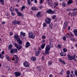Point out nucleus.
Masks as SVG:
<instances>
[{
	"label": "nucleus",
	"instance_id": "obj_1",
	"mask_svg": "<svg viewBox=\"0 0 77 77\" xmlns=\"http://www.w3.org/2000/svg\"><path fill=\"white\" fill-rule=\"evenodd\" d=\"M19 44H17L16 43H14V46L17 48L18 50H20L22 48V41H21V42L20 43H17Z\"/></svg>",
	"mask_w": 77,
	"mask_h": 77
},
{
	"label": "nucleus",
	"instance_id": "obj_2",
	"mask_svg": "<svg viewBox=\"0 0 77 77\" xmlns=\"http://www.w3.org/2000/svg\"><path fill=\"white\" fill-rule=\"evenodd\" d=\"M51 48V47L49 45H47L46 46L44 54H50V50Z\"/></svg>",
	"mask_w": 77,
	"mask_h": 77
},
{
	"label": "nucleus",
	"instance_id": "obj_3",
	"mask_svg": "<svg viewBox=\"0 0 77 77\" xmlns=\"http://www.w3.org/2000/svg\"><path fill=\"white\" fill-rule=\"evenodd\" d=\"M14 37L15 39L17 40V43H20L21 42V40L20 38L19 37V36L18 35L15 34L14 35Z\"/></svg>",
	"mask_w": 77,
	"mask_h": 77
},
{
	"label": "nucleus",
	"instance_id": "obj_4",
	"mask_svg": "<svg viewBox=\"0 0 77 77\" xmlns=\"http://www.w3.org/2000/svg\"><path fill=\"white\" fill-rule=\"evenodd\" d=\"M12 24L14 26H17V24H18V25H20V24L21 23L20 21H18L17 20H13L12 21Z\"/></svg>",
	"mask_w": 77,
	"mask_h": 77
},
{
	"label": "nucleus",
	"instance_id": "obj_5",
	"mask_svg": "<svg viewBox=\"0 0 77 77\" xmlns=\"http://www.w3.org/2000/svg\"><path fill=\"white\" fill-rule=\"evenodd\" d=\"M45 21L46 24H49L51 23V18L47 17L45 19Z\"/></svg>",
	"mask_w": 77,
	"mask_h": 77
},
{
	"label": "nucleus",
	"instance_id": "obj_6",
	"mask_svg": "<svg viewBox=\"0 0 77 77\" xmlns=\"http://www.w3.org/2000/svg\"><path fill=\"white\" fill-rule=\"evenodd\" d=\"M17 52L18 50H17V49L16 48L12 49H11L10 51V52L11 53V54H13V53H17Z\"/></svg>",
	"mask_w": 77,
	"mask_h": 77
},
{
	"label": "nucleus",
	"instance_id": "obj_7",
	"mask_svg": "<svg viewBox=\"0 0 77 77\" xmlns=\"http://www.w3.org/2000/svg\"><path fill=\"white\" fill-rule=\"evenodd\" d=\"M46 12L48 14H54V13H55L54 11H52L51 9H48V10L46 11Z\"/></svg>",
	"mask_w": 77,
	"mask_h": 77
},
{
	"label": "nucleus",
	"instance_id": "obj_8",
	"mask_svg": "<svg viewBox=\"0 0 77 77\" xmlns=\"http://www.w3.org/2000/svg\"><path fill=\"white\" fill-rule=\"evenodd\" d=\"M68 26V22L67 21H65L64 23V24L63 25V30H65V29L67 27V26Z\"/></svg>",
	"mask_w": 77,
	"mask_h": 77
},
{
	"label": "nucleus",
	"instance_id": "obj_9",
	"mask_svg": "<svg viewBox=\"0 0 77 77\" xmlns=\"http://www.w3.org/2000/svg\"><path fill=\"white\" fill-rule=\"evenodd\" d=\"M23 65L25 67H26V68L29 66V63L27 62V61H26L25 62L23 63Z\"/></svg>",
	"mask_w": 77,
	"mask_h": 77
},
{
	"label": "nucleus",
	"instance_id": "obj_10",
	"mask_svg": "<svg viewBox=\"0 0 77 77\" xmlns=\"http://www.w3.org/2000/svg\"><path fill=\"white\" fill-rule=\"evenodd\" d=\"M67 57L69 60H72L74 59L73 56H72L69 55V54L67 55Z\"/></svg>",
	"mask_w": 77,
	"mask_h": 77
},
{
	"label": "nucleus",
	"instance_id": "obj_11",
	"mask_svg": "<svg viewBox=\"0 0 77 77\" xmlns=\"http://www.w3.org/2000/svg\"><path fill=\"white\" fill-rule=\"evenodd\" d=\"M14 75L15 77H18V76H20L21 75V73L19 72H14Z\"/></svg>",
	"mask_w": 77,
	"mask_h": 77
},
{
	"label": "nucleus",
	"instance_id": "obj_12",
	"mask_svg": "<svg viewBox=\"0 0 77 77\" xmlns=\"http://www.w3.org/2000/svg\"><path fill=\"white\" fill-rule=\"evenodd\" d=\"M58 61L60 63H62L63 65H66L65 61L63 60L62 59L59 58Z\"/></svg>",
	"mask_w": 77,
	"mask_h": 77
},
{
	"label": "nucleus",
	"instance_id": "obj_13",
	"mask_svg": "<svg viewBox=\"0 0 77 77\" xmlns=\"http://www.w3.org/2000/svg\"><path fill=\"white\" fill-rule=\"evenodd\" d=\"M60 54L61 56H66V53L64 52H61Z\"/></svg>",
	"mask_w": 77,
	"mask_h": 77
},
{
	"label": "nucleus",
	"instance_id": "obj_14",
	"mask_svg": "<svg viewBox=\"0 0 77 77\" xmlns=\"http://www.w3.org/2000/svg\"><path fill=\"white\" fill-rule=\"evenodd\" d=\"M55 48H58V49H61L62 48V45L60 44H58L57 45V46H55Z\"/></svg>",
	"mask_w": 77,
	"mask_h": 77
},
{
	"label": "nucleus",
	"instance_id": "obj_15",
	"mask_svg": "<svg viewBox=\"0 0 77 77\" xmlns=\"http://www.w3.org/2000/svg\"><path fill=\"white\" fill-rule=\"evenodd\" d=\"M15 59H18V56L16 55H14L13 56V58L12 59V61H14L15 60Z\"/></svg>",
	"mask_w": 77,
	"mask_h": 77
},
{
	"label": "nucleus",
	"instance_id": "obj_16",
	"mask_svg": "<svg viewBox=\"0 0 77 77\" xmlns=\"http://www.w3.org/2000/svg\"><path fill=\"white\" fill-rule=\"evenodd\" d=\"M72 32L74 33V35L75 36H77V29H74Z\"/></svg>",
	"mask_w": 77,
	"mask_h": 77
},
{
	"label": "nucleus",
	"instance_id": "obj_17",
	"mask_svg": "<svg viewBox=\"0 0 77 77\" xmlns=\"http://www.w3.org/2000/svg\"><path fill=\"white\" fill-rule=\"evenodd\" d=\"M29 46H30V43L29 42H27L25 45V47L26 48H28Z\"/></svg>",
	"mask_w": 77,
	"mask_h": 77
},
{
	"label": "nucleus",
	"instance_id": "obj_18",
	"mask_svg": "<svg viewBox=\"0 0 77 77\" xmlns=\"http://www.w3.org/2000/svg\"><path fill=\"white\" fill-rule=\"evenodd\" d=\"M30 59L32 61H36V58L35 57L32 56L30 58Z\"/></svg>",
	"mask_w": 77,
	"mask_h": 77
},
{
	"label": "nucleus",
	"instance_id": "obj_19",
	"mask_svg": "<svg viewBox=\"0 0 77 77\" xmlns=\"http://www.w3.org/2000/svg\"><path fill=\"white\" fill-rule=\"evenodd\" d=\"M31 9L32 11H38V8L36 7H32L31 8Z\"/></svg>",
	"mask_w": 77,
	"mask_h": 77
},
{
	"label": "nucleus",
	"instance_id": "obj_20",
	"mask_svg": "<svg viewBox=\"0 0 77 77\" xmlns=\"http://www.w3.org/2000/svg\"><path fill=\"white\" fill-rule=\"evenodd\" d=\"M41 53V52L39 51H35V54L36 56H38L39 55V54Z\"/></svg>",
	"mask_w": 77,
	"mask_h": 77
},
{
	"label": "nucleus",
	"instance_id": "obj_21",
	"mask_svg": "<svg viewBox=\"0 0 77 77\" xmlns=\"http://www.w3.org/2000/svg\"><path fill=\"white\" fill-rule=\"evenodd\" d=\"M29 38H30V39H35V35L34 34H33L32 35H30L29 37Z\"/></svg>",
	"mask_w": 77,
	"mask_h": 77
},
{
	"label": "nucleus",
	"instance_id": "obj_22",
	"mask_svg": "<svg viewBox=\"0 0 77 77\" xmlns=\"http://www.w3.org/2000/svg\"><path fill=\"white\" fill-rule=\"evenodd\" d=\"M76 56V54H74L73 55V59L74 60V61H75L76 63L77 62V60L75 58V56Z\"/></svg>",
	"mask_w": 77,
	"mask_h": 77
},
{
	"label": "nucleus",
	"instance_id": "obj_23",
	"mask_svg": "<svg viewBox=\"0 0 77 77\" xmlns=\"http://www.w3.org/2000/svg\"><path fill=\"white\" fill-rule=\"evenodd\" d=\"M66 36L67 39H69L71 38V35H70V34L68 33H67V34H66Z\"/></svg>",
	"mask_w": 77,
	"mask_h": 77
},
{
	"label": "nucleus",
	"instance_id": "obj_24",
	"mask_svg": "<svg viewBox=\"0 0 77 77\" xmlns=\"http://www.w3.org/2000/svg\"><path fill=\"white\" fill-rule=\"evenodd\" d=\"M64 73V69H62L61 71L59 73V74H60L61 75H63Z\"/></svg>",
	"mask_w": 77,
	"mask_h": 77
},
{
	"label": "nucleus",
	"instance_id": "obj_25",
	"mask_svg": "<svg viewBox=\"0 0 77 77\" xmlns=\"http://www.w3.org/2000/svg\"><path fill=\"white\" fill-rule=\"evenodd\" d=\"M41 12H38L36 14V17H41Z\"/></svg>",
	"mask_w": 77,
	"mask_h": 77
},
{
	"label": "nucleus",
	"instance_id": "obj_26",
	"mask_svg": "<svg viewBox=\"0 0 77 77\" xmlns=\"http://www.w3.org/2000/svg\"><path fill=\"white\" fill-rule=\"evenodd\" d=\"M36 69L37 70H38V71H41L42 69L41 67L40 66H37L36 68Z\"/></svg>",
	"mask_w": 77,
	"mask_h": 77
},
{
	"label": "nucleus",
	"instance_id": "obj_27",
	"mask_svg": "<svg viewBox=\"0 0 77 77\" xmlns=\"http://www.w3.org/2000/svg\"><path fill=\"white\" fill-rule=\"evenodd\" d=\"M26 35V33H23V32L22 31L20 32V36H23V37L25 36Z\"/></svg>",
	"mask_w": 77,
	"mask_h": 77
},
{
	"label": "nucleus",
	"instance_id": "obj_28",
	"mask_svg": "<svg viewBox=\"0 0 77 77\" xmlns=\"http://www.w3.org/2000/svg\"><path fill=\"white\" fill-rule=\"evenodd\" d=\"M17 15L19 16V17H20V16H23V15L22 14V13L21 12H18L17 13Z\"/></svg>",
	"mask_w": 77,
	"mask_h": 77
},
{
	"label": "nucleus",
	"instance_id": "obj_29",
	"mask_svg": "<svg viewBox=\"0 0 77 77\" xmlns=\"http://www.w3.org/2000/svg\"><path fill=\"white\" fill-rule=\"evenodd\" d=\"M12 47H13V46L12 45V44H10L8 47V50H11L12 49Z\"/></svg>",
	"mask_w": 77,
	"mask_h": 77
},
{
	"label": "nucleus",
	"instance_id": "obj_30",
	"mask_svg": "<svg viewBox=\"0 0 77 77\" xmlns=\"http://www.w3.org/2000/svg\"><path fill=\"white\" fill-rule=\"evenodd\" d=\"M77 15V12H73L71 13V16H75Z\"/></svg>",
	"mask_w": 77,
	"mask_h": 77
},
{
	"label": "nucleus",
	"instance_id": "obj_31",
	"mask_svg": "<svg viewBox=\"0 0 77 77\" xmlns=\"http://www.w3.org/2000/svg\"><path fill=\"white\" fill-rule=\"evenodd\" d=\"M45 45V43H43L42 45L41 46V48L42 49H44V48Z\"/></svg>",
	"mask_w": 77,
	"mask_h": 77
},
{
	"label": "nucleus",
	"instance_id": "obj_32",
	"mask_svg": "<svg viewBox=\"0 0 77 77\" xmlns=\"http://www.w3.org/2000/svg\"><path fill=\"white\" fill-rule=\"evenodd\" d=\"M5 57L6 59H7L8 60V61H10L11 60V58H10V57L8 56V55H6Z\"/></svg>",
	"mask_w": 77,
	"mask_h": 77
},
{
	"label": "nucleus",
	"instance_id": "obj_33",
	"mask_svg": "<svg viewBox=\"0 0 77 77\" xmlns=\"http://www.w3.org/2000/svg\"><path fill=\"white\" fill-rule=\"evenodd\" d=\"M21 11H23V10L26 9L25 5H23L22 7L20 8Z\"/></svg>",
	"mask_w": 77,
	"mask_h": 77
},
{
	"label": "nucleus",
	"instance_id": "obj_34",
	"mask_svg": "<svg viewBox=\"0 0 77 77\" xmlns=\"http://www.w3.org/2000/svg\"><path fill=\"white\" fill-rule=\"evenodd\" d=\"M73 1L72 0H69L68 3V5H69V4H71V3H72V2Z\"/></svg>",
	"mask_w": 77,
	"mask_h": 77
},
{
	"label": "nucleus",
	"instance_id": "obj_35",
	"mask_svg": "<svg viewBox=\"0 0 77 77\" xmlns=\"http://www.w3.org/2000/svg\"><path fill=\"white\" fill-rule=\"evenodd\" d=\"M27 1L28 5H29V6H31V4H32V3H31L30 0H27Z\"/></svg>",
	"mask_w": 77,
	"mask_h": 77
},
{
	"label": "nucleus",
	"instance_id": "obj_36",
	"mask_svg": "<svg viewBox=\"0 0 77 77\" xmlns=\"http://www.w3.org/2000/svg\"><path fill=\"white\" fill-rule=\"evenodd\" d=\"M0 2H1L2 5H5V3H4V0H0Z\"/></svg>",
	"mask_w": 77,
	"mask_h": 77
},
{
	"label": "nucleus",
	"instance_id": "obj_37",
	"mask_svg": "<svg viewBox=\"0 0 77 77\" xmlns=\"http://www.w3.org/2000/svg\"><path fill=\"white\" fill-rule=\"evenodd\" d=\"M33 34V32L32 31H30L29 32V33H28V35L29 36V37L32 35V34Z\"/></svg>",
	"mask_w": 77,
	"mask_h": 77
},
{
	"label": "nucleus",
	"instance_id": "obj_38",
	"mask_svg": "<svg viewBox=\"0 0 77 77\" xmlns=\"http://www.w3.org/2000/svg\"><path fill=\"white\" fill-rule=\"evenodd\" d=\"M63 52H64V53H66V52H67V51H68V50H67V49L64 48L63 49Z\"/></svg>",
	"mask_w": 77,
	"mask_h": 77
},
{
	"label": "nucleus",
	"instance_id": "obj_39",
	"mask_svg": "<svg viewBox=\"0 0 77 77\" xmlns=\"http://www.w3.org/2000/svg\"><path fill=\"white\" fill-rule=\"evenodd\" d=\"M0 58H1L2 59H3L4 58V55H2V54L0 53Z\"/></svg>",
	"mask_w": 77,
	"mask_h": 77
},
{
	"label": "nucleus",
	"instance_id": "obj_40",
	"mask_svg": "<svg viewBox=\"0 0 77 77\" xmlns=\"http://www.w3.org/2000/svg\"><path fill=\"white\" fill-rule=\"evenodd\" d=\"M42 39H46V36L45 35H43L42 36Z\"/></svg>",
	"mask_w": 77,
	"mask_h": 77
},
{
	"label": "nucleus",
	"instance_id": "obj_41",
	"mask_svg": "<svg viewBox=\"0 0 77 77\" xmlns=\"http://www.w3.org/2000/svg\"><path fill=\"white\" fill-rule=\"evenodd\" d=\"M10 9H11L10 10L11 12H13V11H14V8H12V7H11Z\"/></svg>",
	"mask_w": 77,
	"mask_h": 77
},
{
	"label": "nucleus",
	"instance_id": "obj_42",
	"mask_svg": "<svg viewBox=\"0 0 77 77\" xmlns=\"http://www.w3.org/2000/svg\"><path fill=\"white\" fill-rule=\"evenodd\" d=\"M66 4L65 3H63L62 4V7L63 8H65V7H66Z\"/></svg>",
	"mask_w": 77,
	"mask_h": 77
},
{
	"label": "nucleus",
	"instance_id": "obj_43",
	"mask_svg": "<svg viewBox=\"0 0 77 77\" xmlns=\"http://www.w3.org/2000/svg\"><path fill=\"white\" fill-rule=\"evenodd\" d=\"M51 64H52V61H51L48 62V65H51Z\"/></svg>",
	"mask_w": 77,
	"mask_h": 77
},
{
	"label": "nucleus",
	"instance_id": "obj_44",
	"mask_svg": "<svg viewBox=\"0 0 77 77\" xmlns=\"http://www.w3.org/2000/svg\"><path fill=\"white\" fill-rule=\"evenodd\" d=\"M70 39L71 40H72V42H75V39L74 38H71Z\"/></svg>",
	"mask_w": 77,
	"mask_h": 77
},
{
	"label": "nucleus",
	"instance_id": "obj_45",
	"mask_svg": "<svg viewBox=\"0 0 77 77\" xmlns=\"http://www.w3.org/2000/svg\"><path fill=\"white\" fill-rule=\"evenodd\" d=\"M18 60V59H16L15 60H14V62H12L13 63H17Z\"/></svg>",
	"mask_w": 77,
	"mask_h": 77
},
{
	"label": "nucleus",
	"instance_id": "obj_46",
	"mask_svg": "<svg viewBox=\"0 0 77 77\" xmlns=\"http://www.w3.org/2000/svg\"><path fill=\"white\" fill-rule=\"evenodd\" d=\"M15 12H16V13H17V12H19V10H18V9L17 8H15Z\"/></svg>",
	"mask_w": 77,
	"mask_h": 77
},
{
	"label": "nucleus",
	"instance_id": "obj_47",
	"mask_svg": "<svg viewBox=\"0 0 77 77\" xmlns=\"http://www.w3.org/2000/svg\"><path fill=\"white\" fill-rule=\"evenodd\" d=\"M2 24V25H5L6 24V22L5 21H3L1 22Z\"/></svg>",
	"mask_w": 77,
	"mask_h": 77
},
{
	"label": "nucleus",
	"instance_id": "obj_48",
	"mask_svg": "<svg viewBox=\"0 0 77 77\" xmlns=\"http://www.w3.org/2000/svg\"><path fill=\"white\" fill-rule=\"evenodd\" d=\"M43 27H45L47 26V24L45 23H44L43 24Z\"/></svg>",
	"mask_w": 77,
	"mask_h": 77
},
{
	"label": "nucleus",
	"instance_id": "obj_49",
	"mask_svg": "<svg viewBox=\"0 0 77 77\" xmlns=\"http://www.w3.org/2000/svg\"><path fill=\"white\" fill-rule=\"evenodd\" d=\"M70 35L72 37H74V34H73V33L72 32H70Z\"/></svg>",
	"mask_w": 77,
	"mask_h": 77
},
{
	"label": "nucleus",
	"instance_id": "obj_50",
	"mask_svg": "<svg viewBox=\"0 0 77 77\" xmlns=\"http://www.w3.org/2000/svg\"><path fill=\"white\" fill-rule=\"evenodd\" d=\"M70 74V72L69 70L67 71L66 72V74L67 75H69Z\"/></svg>",
	"mask_w": 77,
	"mask_h": 77
},
{
	"label": "nucleus",
	"instance_id": "obj_51",
	"mask_svg": "<svg viewBox=\"0 0 77 77\" xmlns=\"http://www.w3.org/2000/svg\"><path fill=\"white\" fill-rule=\"evenodd\" d=\"M54 5H55L56 6H58V3L55 2L54 3Z\"/></svg>",
	"mask_w": 77,
	"mask_h": 77
},
{
	"label": "nucleus",
	"instance_id": "obj_52",
	"mask_svg": "<svg viewBox=\"0 0 77 77\" xmlns=\"http://www.w3.org/2000/svg\"><path fill=\"white\" fill-rule=\"evenodd\" d=\"M56 15H54L52 17V18L53 19V20H54V19H55V18H56Z\"/></svg>",
	"mask_w": 77,
	"mask_h": 77
},
{
	"label": "nucleus",
	"instance_id": "obj_53",
	"mask_svg": "<svg viewBox=\"0 0 77 77\" xmlns=\"http://www.w3.org/2000/svg\"><path fill=\"white\" fill-rule=\"evenodd\" d=\"M49 28L51 29H52L53 28H52V25L51 24L49 25Z\"/></svg>",
	"mask_w": 77,
	"mask_h": 77
},
{
	"label": "nucleus",
	"instance_id": "obj_54",
	"mask_svg": "<svg viewBox=\"0 0 77 77\" xmlns=\"http://www.w3.org/2000/svg\"><path fill=\"white\" fill-rule=\"evenodd\" d=\"M44 58H45V57H44V56L42 57L41 60H42V61L44 60Z\"/></svg>",
	"mask_w": 77,
	"mask_h": 77
},
{
	"label": "nucleus",
	"instance_id": "obj_55",
	"mask_svg": "<svg viewBox=\"0 0 77 77\" xmlns=\"http://www.w3.org/2000/svg\"><path fill=\"white\" fill-rule=\"evenodd\" d=\"M11 15L12 16H14L15 15V13H14L13 12H12V13H11Z\"/></svg>",
	"mask_w": 77,
	"mask_h": 77
},
{
	"label": "nucleus",
	"instance_id": "obj_56",
	"mask_svg": "<svg viewBox=\"0 0 77 77\" xmlns=\"http://www.w3.org/2000/svg\"><path fill=\"white\" fill-rule=\"evenodd\" d=\"M50 42H53V39H50L49 40Z\"/></svg>",
	"mask_w": 77,
	"mask_h": 77
},
{
	"label": "nucleus",
	"instance_id": "obj_57",
	"mask_svg": "<svg viewBox=\"0 0 77 77\" xmlns=\"http://www.w3.org/2000/svg\"><path fill=\"white\" fill-rule=\"evenodd\" d=\"M66 37L64 36L63 37V39L64 41H65V40L66 39Z\"/></svg>",
	"mask_w": 77,
	"mask_h": 77
},
{
	"label": "nucleus",
	"instance_id": "obj_58",
	"mask_svg": "<svg viewBox=\"0 0 77 77\" xmlns=\"http://www.w3.org/2000/svg\"><path fill=\"white\" fill-rule=\"evenodd\" d=\"M41 48L40 47L38 48V51H39V52H41Z\"/></svg>",
	"mask_w": 77,
	"mask_h": 77
},
{
	"label": "nucleus",
	"instance_id": "obj_59",
	"mask_svg": "<svg viewBox=\"0 0 77 77\" xmlns=\"http://www.w3.org/2000/svg\"><path fill=\"white\" fill-rule=\"evenodd\" d=\"M43 3V0H40V4H41L42 3Z\"/></svg>",
	"mask_w": 77,
	"mask_h": 77
},
{
	"label": "nucleus",
	"instance_id": "obj_60",
	"mask_svg": "<svg viewBox=\"0 0 77 77\" xmlns=\"http://www.w3.org/2000/svg\"><path fill=\"white\" fill-rule=\"evenodd\" d=\"M13 33V32H9V35L10 36H12V34Z\"/></svg>",
	"mask_w": 77,
	"mask_h": 77
},
{
	"label": "nucleus",
	"instance_id": "obj_61",
	"mask_svg": "<svg viewBox=\"0 0 77 77\" xmlns=\"http://www.w3.org/2000/svg\"><path fill=\"white\" fill-rule=\"evenodd\" d=\"M45 42V40L44 39H43L42 40V43H44Z\"/></svg>",
	"mask_w": 77,
	"mask_h": 77
},
{
	"label": "nucleus",
	"instance_id": "obj_62",
	"mask_svg": "<svg viewBox=\"0 0 77 77\" xmlns=\"http://www.w3.org/2000/svg\"><path fill=\"white\" fill-rule=\"evenodd\" d=\"M48 5H49V6H51V5H52L51 3L50 2H48Z\"/></svg>",
	"mask_w": 77,
	"mask_h": 77
},
{
	"label": "nucleus",
	"instance_id": "obj_63",
	"mask_svg": "<svg viewBox=\"0 0 77 77\" xmlns=\"http://www.w3.org/2000/svg\"><path fill=\"white\" fill-rule=\"evenodd\" d=\"M75 74L76 75V76H77V70H75Z\"/></svg>",
	"mask_w": 77,
	"mask_h": 77
},
{
	"label": "nucleus",
	"instance_id": "obj_64",
	"mask_svg": "<svg viewBox=\"0 0 77 77\" xmlns=\"http://www.w3.org/2000/svg\"><path fill=\"white\" fill-rule=\"evenodd\" d=\"M5 15L7 16V17H8V16L9 15V14H8V12L6 13Z\"/></svg>",
	"mask_w": 77,
	"mask_h": 77
}]
</instances>
